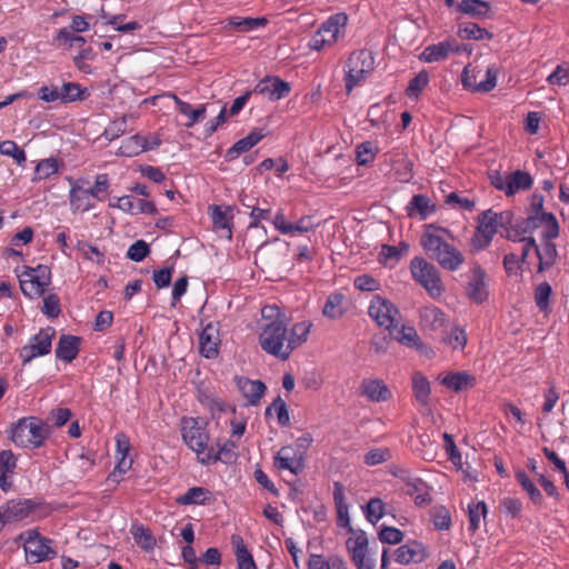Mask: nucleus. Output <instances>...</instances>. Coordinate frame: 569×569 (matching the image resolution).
<instances>
[{
  "mask_svg": "<svg viewBox=\"0 0 569 569\" xmlns=\"http://www.w3.org/2000/svg\"><path fill=\"white\" fill-rule=\"evenodd\" d=\"M375 148L371 141H365L357 147L356 160L360 166H366L375 160Z\"/></svg>",
  "mask_w": 569,
  "mask_h": 569,
  "instance_id": "69168bd1",
  "label": "nucleus"
},
{
  "mask_svg": "<svg viewBox=\"0 0 569 569\" xmlns=\"http://www.w3.org/2000/svg\"><path fill=\"white\" fill-rule=\"evenodd\" d=\"M509 212L497 213L492 210L482 212L478 219L477 232L471 240L472 246L477 250L488 247L492 241L493 236L497 233L498 228L509 221Z\"/></svg>",
  "mask_w": 569,
  "mask_h": 569,
  "instance_id": "9d476101",
  "label": "nucleus"
},
{
  "mask_svg": "<svg viewBox=\"0 0 569 569\" xmlns=\"http://www.w3.org/2000/svg\"><path fill=\"white\" fill-rule=\"evenodd\" d=\"M0 153L11 157L19 166H23L27 160L26 152L11 140L0 142Z\"/></svg>",
  "mask_w": 569,
  "mask_h": 569,
  "instance_id": "bf43d9fd",
  "label": "nucleus"
},
{
  "mask_svg": "<svg viewBox=\"0 0 569 569\" xmlns=\"http://www.w3.org/2000/svg\"><path fill=\"white\" fill-rule=\"evenodd\" d=\"M366 519L376 525L387 513V505L380 498H371L366 506L362 507Z\"/></svg>",
  "mask_w": 569,
  "mask_h": 569,
  "instance_id": "8fccbe9b",
  "label": "nucleus"
},
{
  "mask_svg": "<svg viewBox=\"0 0 569 569\" xmlns=\"http://www.w3.org/2000/svg\"><path fill=\"white\" fill-rule=\"evenodd\" d=\"M531 176L522 170L508 174L507 196H513L520 190H528L532 186Z\"/></svg>",
  "mask_w": 569,
  "mask_h": 569,
  "instance_id": "a19ab883",
  "label": "nucleus"
},
{
  "mask_svg": "<svg viewBox=\"0 0 569 569\" xmlns=\"http://www.w3.org/2000/svg\"><path fill=\"white\" fill-rule=\"evenodd\" d=\"M114 440H116L114 457H116V462L118 463V468L122 469V470L124 468H131L133 460L129 457V452L131 449L129 438L124 433L120 432V433L116 435Z\"/></svg>",
  "mask_w": 569,
  "mask_h": 569,
  "instance_id": "f704fd0d",
  "label": "nucleus"
},
{
  "mask_svg": "<svg viewBox=\"0 0 569 569\" xmlns=\"http://www.w3.org/2000/svg\"><path fill=\"white\" fill-rule=\"evenodd\" d=\"M345 300L346 297L340 292L330 293L322 308L323 317L331 320L340 319L347 310Z\"/></svg>",
  "mask_w": 569,
  "mask_h": 569,
  "instance_id": "473e14b6",
  "label": "nucleus"
},
{
  "mask_svg": "<svg viewBox=\"0 0 569 569\" xmlns=\"http://www.w3.org/2000/svg\"><path fill=\"white\" fill-rule=\"evenodd\" d=\"M458 34L462 39L485 40L492 39L493 34L473 22H465L459 26Z\"/></svg>",
  "mask_w": 569,
  "mask_h": 569,
  "instance_id": "3c124183",
  "label": "nucleus"
},
{
  "mask_svg": "<svg viewBox=\"0 0 569 569\" xmlns=\"http://www.w3.org/2000/svg\"><path fill=\"white\" fill-rule=\"evenodd\" d=\"M237 449L238 445L234 441L227 440L218 447L217 451L209 448L206 456L210 458V463L217 461L231 463L237 459Z\"/></svg>",
  "mask_w": 569,
  "mask_h": 569,
  "instance_id": "72a5a7b5",
  "label": "nucleus"
},
{
  "mask_svg": "<svg viewBox=\"0 0 569 569\" xmlns=\"http://www.w3.org/2000/svg\"><path fill=\"white\" fill-rule=\"evenodd\" d=\"M428 557L422 542L410 540L398 547L395 551L396 561L400 565L420 563Z\"/></svg>",
  "mask_w": 569,
  "mask_h": 569,
  "instance_id": "aec40b11",
  "label": "nucleus"
},
{
  "mask_svg": "<svg viewBox=\"0 0 569 569\" xmlns=\"http://www.w3.org/2000/svg\"><path fill=\"white\" fill-rule=\"evenodd\" d=\"M361 395L373 402H383L391 398V392L387 385L380 379H363L360 385Z\"/></svg>",
  "mask_w": 569,
  "mask_h": 569,
  "instance_id": "bb28decb",
  "label": "nucleus"
},
{
  "mask_svg": "<svg viewBox=\"0 0 569 569\" xmlns=\"http://www.w3.org/2000/svg\"><path fill=\"white\" fill-rule=\"evenodd\" d=\"M32 510L30 500H11L0 508V520L2 527L6 523L24 519Z\"/></svg>",
  "mask_w": 569,
  "mask_h": 569,
  "instance_id": "5701e85b",
  "label": "nucleus"
},
{
  "mask_svg": "<svg viewBox=\"0 0 569 569\" xmlns=\"http://www.w3.org/2000/svg\"><path fill=\"white\" fill-rule=\"evenodd\" d=\"M211 219L214 228L226 230L228 232V238L230 239L232 234L231 222L227 217V213L219 206L212 207Z\"/></svg>",
  "mask_w": 569,
  "mask_h": 569,
  "instance_id": "338daca9",
  "label": "nucleus"
},
{
  "mask_svg": "<svg viewBox=\"0 0 569 569\" xmlns=\"http://www.w3.org/2000/svg\"><path fill=\"white\" fill-rule=\"evenodd\" d=\"M346 548L357 569H375L377 560L369 550L368 537L363 530L350 528Z\"/></svg>",
  "mask_w": 569,
  "mask_h": 569,
  "instance_id": "9b49d317",
  "label": "nucleus"
},
{
  "mask_svg": "<svg viewBox=\"0 0 569 569\" xmlns=\"http://www.w3.org/2000/svg\"><path fill=\"white\" fill-rule=\"evenodd\" d=\"M343 561L345 560L338 556L326 559L322 555H311L308 560V569H332L333 563L335 566H341Z\"/></svg>",
  "mask_w": 569,
  "mask_h": 569,
  "instance_id": "052dcab7",
  "label": "nucleus"
},
{
  "mask_svg": "<svg viewBox=\"0 0 569 569\" xmlns=\"http://www.w3.org/2000/svg\"><path fill=\"white\" fill-rule=\"evenodd\" d=\"M467 295L476 303H482L488 298L489 292L486 282V273L479 266H475L470 271Z\"/></svg>",
  "mask_w": 569,
  "mask_h": 569,
  "instance_id": "4be33fe9",
  "label": "nucleus"
},
{
  "mask_svg": "<svg viewBox=\"0 0 569 569\" xmlns=\"http://www.w3.org/2000/svg\"><path fill=\"white\" fill-rule=\"evenodd\" d=\"M22 293L29 299H38L44 295L46 288L51 283V271L44 264L34 268L22 267L17 270Z\"/></svg>",
  "mask_w": 569,
  "mask_h": 569,
  "instance_id": "0eeeda50",
  "label": "nucleus"
},
{
  "mask_svg": "<svg viewBox=\"0 0 569 569\" xmlns=\"http://www.w3.org/2000/svg\"><path fill=\"white\" fill-rule=\"evenodd\" d=\"M517 228L522 234L538 231L541 239H555L559 234L558 221L552 213L528 214Z\"/></svg>",
  "mask_w": 569,
  "mask_h": 569,
  "instance_id": "ddd939ff",
  "label": "nucleus"
},
{
  "mask_svg": "<svg viewBox=\"0 0 569 569\" xmlns=\"http://www.w3.org/2000/svg\"><path fill=\"white\" fill-rule=\"evenodd\" d=\"M267 23H268V20L263 17H261V18L232 17L228 20V26H230L241 32H250V31L263 28Z\"/></svg>",
  "mask_w": 569,
  "mask_h": 569,
  "instance_id": "09e8293b",
  "label": "nucleus"
},
{
  "mask_svg": "<svg viewBox=\"0 0 569 569\" xmlns=\"http://www.w3.org/2000/svg\"><path fill=\"white\" fill-rule=\"evenodd\" d=\"M390 333L397 341L406 347L416 349L421 353L430 351V349L421 341L417 330L412 326L402 325L398 328L396 323Z\"/></svg>",
  "mask_w": 569,
  "mask_h": 569,
  "instance_id": "b1692460",
  "label": "nucleus"
},
{
  "mask_svg": "<svg viewBox=\"0 0 569 569\" xmlns=\"http://www.w3.org/2000/svg\"><path fill=\"white\" fill-rule=\"evenodd\" d=\"M274 467L297 476L303 469V452L292 446H284L274 456Z\"/></svg>",
  "mask_w": 569,
  "mask_h": 569,
  "instance_id": "f3484780",
  "label": "nucleus"
},
{
  "mask_svg": "<svg viewBox=\"0 0 569 569\" xmlns=\"http://www.w3.org/2000/svg\"><path fill=\"white\" fill-rule=\"evenodd\" d=\"M221 343L219 325L208 323L199 335V350L207 359H213L219 355Z\"/></svg>",
  "mask_w": 569,
  "mask_h": 569,
  "instance_id": "a211bd4d",
  "label": "nucleus"
},
{
  "mask_svg": "<svg viewBox=\"0 0 569 569\" xmlns=\"http://www.w3.org/2000/svg\"><path fill=\"white\" fill-rule=\"evenodd\" d=\"M373 66L375 58L369 50H357L349 56L343 68L345 87L348 94L365 81L372 72Z\"/></svg>",
  "mask_w": 569,
  "mask_h": 569,
  "instance_id": "423d86ee",
  "label": "nucleus"
},
{
  "mask_svg": "<svg viewBox=\"0 0 569 569\" xmlns=\"http://www.w3.org/2000/svg\"><path fill=\"white\" fill-rule=\"evenodd\" d=\"M110 188V180L107 173H99L94 178L92 186H87V192L91 201L97 202L104 201Z\"/></svg>",
  "mask_w": 569,
  "mask_h": 569,
  "instance_id": "ea45409f",
  "label": "nucleus"
},
{
  "mask_svg": "<svg viewBox=\"0 0 569 569\" xmlns=\"http://www.w3.org/2000/svg\"><path fill=\"white\" fill-rule=\"evenodd\" d=\"M412 391H413V395H415L417 401L420 405H423V406L428 405L431 390H430V383L423 375H421L419 372L413 375Z\"/></svg>",
  "mask_w": 569,
  "mask_h": 569,
  "instance_id": "864d4df0",
  "label": "nucleus"
},
{
  "mask_svg": "<svg viewBox=\"0 0 569 569\" xmlns=\"http://www.w3.org/2000/svg\"><path fill=\"white\" fill-rule=\"evenodd\" d=\"M272 413L276 415L278 423L286 427L290 423L289 410L286 401L281 397H277L272 403L266 408V417H270Z\"/></svg>",
  "mask_w": 569,
  "mask_h": 569,
  "instance_id": "6e6d98bb",
  "label": "nucleus"
},
{
  "mask_svg": "<svg viewBox=\"0 0 569 569\" xmlns=\"http://www.w3.org/2000/svg\"><path fill=\"white\" fill-rule=\"evenodd\" d=\"M430 77L427 70L419 71L408 83L406 96L413 101H417L421 92L429 84Z\"/></svg>",
  "mask_w": 569,
  "mask_h": 569,
  "instance_id": "49530a36",
  "label": "nucleus"
},
{
  "mask_svg": "<svg viewBox=\"0 0 569 569\" xmlns=\"http://www.w3.org/2000/svg\"><path fill=\"white\" fill-rule=\"evenodd\" d=\"M406 492L413 498L415 503L418 506L427 505L431 501L427 485L420 479L408 481L406 483Z\"/></svg>",
  "mask_w": 569,
  "mask_h": 569,
  "instance_id": "a18cd8bd",
  "label": "nucleus"
},
{
  "mask_svg": "<svg viewBox=\"0 0 569 569\" xmlns=\"http://www.w3.org/2000/svg\"><path fill=\"white\" fill-rule=\"evenodd\" d=\"M261 315L264 320L259 336L261 349L276 358L287 360L291 353L284 316L277 306L263 307Z\"/></svg>",
  "mask_w": 569,
  "mask_h": 569,
  "instance_id": "f257e3e1",
  "label": "nucleus"
},
{
  "mask_svg": "<svg viewBox=\"0 0 569 569\" xmlns=\"http://www.w3.org/2000/svg\"><path fill=\"white\" fill-rule=\"evenodd\" d=\"M460 52V46L455 39H446L438 43L427 46L419 54V60L433 63L446 60L450 54Z\"/></svg>",
  "mask_w": 569,
  "mask_h": 569,
  "instance_id": "dca6fc26",
  "label": "nucleus"
},
{
  "mask_svg": "<svg viewBox=\"0 0 569 569\" xmlns=\"http://www.w3.org/2000/svg\"><path fill=\"white\" fill-rule=\"evenodd\" d=\"M349 17L346 12L329 16L309 40L308 47L315 51L331 49L347 34Z\"/></svg>",
  "mask_w": 569,
  "mask_h": 569,
  "instance_id": "20e7f679",
  "label": "nucleus"
},
{
  "mask_svg": "<svg viewBox=\"0 0 569 569\" xmlns=\"http://www.w3.org/2000/svg\"><path fill=\"white\" fill-rule=\"evenodd\" d=\"M264 134L261 131H252L244 138L238 140L232 147H230L226 152V158L229 161L237 159L243 152L249 151L256 144H258Z\"/></svg>",
  "mask_w": 569,
  "mask_h": 569,
  "instance_id": "7c9ffc66",
  "label": "nucleus"
},
{
  "mask_svg": "<svg viewBox=\"0 0 569 569\" xmlns=\"http://www.w3.org/2000/svg\"><path fill=\"white\" fill-rule=\"evenodd\" d=\"M311 326L309 321H300L291 327L288 331L290 353L308 340Z\"/></svg>",
  "mask_w": 569,
  "mask_h": 569,
  "instance_id": "4c0bfd02",
  "label": "nucleus"
},
{
  "mask_svg": "<svg viewBox=\"0 0 569 569\" xmlns=\"http://www.w3.org/2000/svg\"><path fill=\"white\" fill-rule=\"evenodd\" d=\"M210 497V491L203 487H192L186 493L179 496L176 501L180 506L204 505Z\"/></svg>",
  "mask_w": 569,
  "mask_h": 569,
  "instance_id": "c03bdc74",
  "label": "nucleus"
},
{
  "mask_svg": "<svg viewBox=\"0 0 569 569\" xmlns=\"http://www.w3.org/2000/svg\"><path fill=\"white\" fill-rule=\"evenodd\" d=\"M410 272L416 282L426 289L432 298L443 292V286L438 269L422 257H415L410 262Z\"/></svg>",
  "mask_w": 569,
  "mask_h": 569,
  "instance_id": "1a4fd4ad",
  "label": "nucleus"
},
{
  "mask_svg": "<svg viewBox=\"0 0 569 569\" xmlns=\"http://www.w3.org/2000/svg\"><path fill=\"white\" fill-rule=\"evenodd\" d=\"M516 479L535 505L542 503V493L525 471H518L516 473Z\"/></svg>",
  "mask_w": 569,
  "mask_h": 569,
  "instance_id": "4d7b16f0",
  "label": "nucleus"
},
{
  "mask_svg": "<svg viewBox=\"0 0 569 569\" xmlns=\"http://www.w3.org/2000/svg\"><path fill=\"white\" fill-rule=\"evenodd\" d=\"M443 341L453 350H463L467 345V333L463 328L456 326L451 328Z\"/></svg>",
  "mask_w": 569,
  "mask_h": 569,
  "instance_id": "680f3d73",
  "label": "nucleus"
},
{
  "mask_svg": "<svg viewBox=\"0 0 569 569\" xmlns=\"http://www.w3.org/2000/svg\"><path fill=\"white\" fill-rule=\"evenodd\" d=\"M488 508L485 501L472 500L468 503V530L476 532L479 530L481 522L485 521Z\"/></svg>",
  "mask_w": 569,
  "mask_h": 569,
  "instance_id": "e433bc0d",
  "label": "nucleus"
},
{
  "mask_svg": "<svg viewBox=\"0 0 569 569\" xmlns=\"http://www.w3.org/2000/svg\"><path fill=\"white\" fill-rule=\"evenodd\" d=\"M552 289L551 286L545 281L537 286L535 290V301L537 307L541 311H547L549 308V300L551 296Z\"/></svg>",
  "mask_w": 569,
  "mask_h": 569,
  "instance_id": "e2e57ef3",
  "label": "nucleus"
},
{
  "mask_svg": "<svg viewBox=\"0 0 569 569\" xmlns=\"http://www.w3.org/2000/svg\"><path fill=\"white\" fill-rule=\"evenodd\" d=\"M54 337L56 330L52 327L42 328L38 333L31 336L28 343L19 350L22 365L26 366L37 358L49 355Z\"/></svg>",
  "mask_w": 569,
  "mask_h": 569,
  "instance_id": "f8f14e48",
  "label": "nucleus"
},
{
  "mask_svg": "<svg viewBox=\"0 0 569 569\" xmlns=\"http://www.w3.org/2000/svg\"><path fill=\"white\" fill-rule=\"evenodd\" d=\"M435 210L436 207L426 194H415L406 207L409 217L419 216L421 220L427 219Z\"/></svg>",
  "mask_w": 569,
  "mask_h": 569,
  "instance_id": "c756f323",
  "label": "nucleus"
},
{
  "mask_svg": "<svg viewBox=\"0 0 569 569\" xmlns=\"http://www.w3.org/2000/svg\"><path fill=\"white\" fill-rule=\"evenodd\" d=\"M291 87L278 77H266L254 87V92L271 101L280 100L290 93Z\"/></svg>",
  "mask_w": 569,
  "mask_h": 569,
  "instance_id": "6ab92c4d",
  "label": "nucleus"
},
{
  "mask_svg": "<svg viewBox=\"0 0 569 569\" xmlns=\"http://www.w3.org/2000/svg\"><path fill=\"white\" fill-rule=\"evenodd\" d=\"M164 97L172 99L178 111L187 118L186 128H192L206 118L208 103H201L194 108L172 92L164 93Z\"/></svg>",
  "mask_w": 569,
  "mask_h": 569,
  "instance_id": "412c9836",
  "label": "nucleus"
},
{
  "mask_svg": "<svg viewBox=\"0 0 569 569\" xmlns=\"http://www.w3.org/2000/svg\"><path fill=\"white\" fill-rule=\"evenodd\" d=\"M60 94L61 103L83 101L89 97L87 88H83L77 82H64L60 88Z\"/></svg>",
  "mask_w": 569,
  "mask_h": 569,
  "instance_id": "58836bf2",
  "label": "nucleus"
},
{
  "mask_svg": "<svg viewBox=\"0 0 569 569\" xmlns=\"http://www.w3.org/2000/svg\"><path fill=\"white\" fill-rule=\"evenodd\" d=\"M239 389L242 396L248 400V403L256 406L264 395L266 386L260 380H250L241 378L238 381Z\"/></svg>",
  "mask_w": 569,
  "mask_h": 569,
  "instance_id": "2f4dec72",
  "label": "nucleus"
},
{
  "mask_svg": "<svg viewBox=\"0 0 569 569\" xmlns=\"http://www.w3.org/2000/svg\"><path fill=\"white\" fill-rule=\"evenodd\" d=\"M180 433L183 443L196 453L198 462L203 466L210 465V458L206 456L210 441L207 422L201 418L182 417Z\"/></svg>",
  "mask_w": 569,
  "mask_h": 569,
  "instance_id": "7ed1b4c3",
  "label": "nucleus"
},
{
  "mask_svg": "<svg viewBox=\"0 0 569 569\" xmlns=\"http://www.w3.org/2000/svg\"><path fill=\"white\" fill-rule=\"evenodd\" d=\"M443 234L449 236V232L446 229L428 226L421 236L420 244L441 268L457 271L463 264L465 257L460 250L445 239Z\"/></svg>",
  "mask_w": 569,
  "mask_h": 569,
  "instance_id": "f03ea898",
  "label": "nucleus"
},
{
  "mask_svg": "<svg viewBox=\"0 0 569 569\" xmlns=\"http://www.w3.org/2000/svg\"><path fill=\"white\" fill-rule=\"evenodd\" d=\"M144 151V136L137 133L122 141L118 153L123 157H134Z\"/></svg>",
  "mask_w": 569,
  "mask_h": 569,
  "instance_id": "de8ad7c7",
  "label": "nucleus"
},
{
  "mask_svg": "<svg viewBox=\"0 0 569 569\" xmlns=\"http://www.w3.org/2000/svg\"><path fill=\"white\" fill-rule=\"evenodd\" d=\"M498 73L499 70L495 64L489 66L486 70L485 79L475 84L473 92L486 93L495 89L497 86Z\"/></svg>",
  "mask_w": 569,
  "mask_h": 569,
  "instance_id": "13d9d810",
  "label": "nucleus"
},
{
  "mask_svg": "<svg viewBox=\"0 0 569 569\" xmlns=\"http://www.w3.org/2000/svg\"><path fill=\"white\" fill-rule=\"evenodd\" d=\"M47 427L36 417H24L11 428L10 439L20 448L42 447L47 438Z\"/></svg>",
  "mask_w": 569,
  "mask_h": 569,
  "instance_id": "39448f33",
  "label": "nucleus"
},
{
  "mask_svg": "<svg viewBox=\"0 0 569 569\" xmlns=\"http://www.w3.org/2000/svg\"><path fill=\"white\" fill-rule=\"evenodd\" d=\"M66 180L69 183L68 199L72 213H84L96 208L87 192V186L90 184L88 178L67 177Z\"/></svg>",
  "mask_w": 569,
  "mask_h": 569,
  "instance_id": "2eb2a0df",
  "label": "nucleus"
},
{
  "mask_svg": "<svg viewBox=\"0 0 569 569\" xmlns=\"http://www.w3.org/2000/svg\"><path fill=\"white\" fill-rule=\"evenodd\" d=\"M150 253L149 244L144 240H137L133 242L128 251L127 257L134 261L140 262L142 261L148 254Z\"/></svg>",
  "mask_w": 569,
  "mask_h": 569,
  "instance_id": "774afa93",
  "label": "nucleus"
},
{
  "mask_svg": "<svg viewBox=\"0 0 569 569\" xmlns=\"http://www.w3.org/2000/svg\"><path fill=\"white\" fill-rule=\"evenodd\" d=\"M131 535L136 543L143 550L150 551L156 547V538L147 527L133 525L131 527Z\"/></svg>",
  "mask_w": 569,
  "mask_h": 569,
  "instance_id": "603ef678",
  "label": "nucleus"
},
{
  "mask_svg": "<svg viewBox=\"0 0 569 569\" xmlns=\"http://www.w3.org/2000/svg\"><path fill=\"white\" fill-rule=\"evenodd\" d=\"M446 313L436 306H426L419 311V325L422 330L437 331L447 325Z\"/></svg>",
  "mask_w": 569,
  "mask_h": 569,
  "instance_id": "393cba45",
  "label": "nucleus"
},
{
  "mask_svg": "<svg viewBox=\"0 0 569 569\" xmlns=\"http://www.w3.org/2000/svg\"><path fill=\"white\" fill-rule=\"evenodd\" d=\"M547 82L559 87L569 84V64L562 63L557 66L555 71L547 77Z\"/></svg>",
  "mask_w": 569,
  "mask_h": 569,
  "instance_id": "0e129e2a",
  "label": "nucleus"
},
{
  "mask_svg": "<svg viewBox=\"0 0 569 569\" xmlns=\"http://www.w3.org/2000/svg\"><path fill=\"white\" fill-rule=\"evenodd\" d=\"M22 541L26 560L28 563H40L57 556L51 546V540L40 535L37 529H30L19 535Z\"/></svg>",
  "mask_w": 569,
  "mask_h": 569,
  "instance_id": "6e6552de",
  "label": "nucleus"
},
{
  "mask_svg": "<svg viewBox=\"0 0 569 569\" xmlns=\"http://www.w3.org/2000/svg\"><path fill=\"white\" fill-rule=\"evenodd\" d=\"M133 113L123 114L121 118L111 121L103 131V137L112 141L121 137L128 129V120L134 119Z\"/></svg>",
  "mask_w": 569,
  "mask_h": 569,
  "instance_id": "5fc2aeb1",
  "label": "nucleus"
},
{
  "mask_svg": "<svg viewBox=\"0 0 569 569\" xmlns=\"http://www.w3.org/2000/svg\"><path fill=\"white\" fill-rule=\"evenodd\" d=\"M458 10L472 18H485L488 16L490 4L483 0H461Z\"/></svg>",
  "mask_w": 569,
  "mask_h": 569,
  "instance_id": "37998d69",
  "label": "nucleus"
},
{
  "mask_svg": "<svg viewBox=\"0 0 569 569\" xmlns=\"http://www.w3.org/2000/svg\"><path fill=\"white\" fill-rule=\"evenodd\" d=\"M368 315L379 327L389 331L398 323L400 316L398 308L390 300L379 295L372 297Z\"/></svg>",
  "mask_w": 569,
  "mask_h": 569,
  "instance_id": "4468645a",
  "label": "nucleus"
},
{
  "mask_svg": "<svg viewBox=\"0 0 569 569\" xmlns=\"http://www.w3.org/2000/svg\"><path fill=\"white\" fill-rule=\"evenodd\" d=\"M542 243L540 246L537 244L536 254L539 259V271H545L550 268L556 259H557V249L555 243L551 242L552 239H541Z\"/></svg>",
  "mask_w": 569,
  "mask_h": 569,
  "instance_id": "c9c22d12",
  "label": "nucleus"
},
{
  "mask_svg": "<svg viewBox=\"0 0 569 569\" xmlns=\"http://www.w3.org/2000/svg\"><path fill=\"white\" fill-rule=\"evenodd\" d=\"M440 382L448 389L459 392L473 387L476 378L467 371L449 372L440 377Z\"/></svg>",
  "mask_w": 569,
  "mask_h": 569,
  "instance_id": "c85d7f7f",
  "label": "nucleus"
},
{
  "mask_svg": "<svg viewBox=\"0 0 569 569\" xmlns=\"http://www.w3.org/2000/svg\"><path fill=\"white\" fill-rule=\"evenodd\" d=\"M60 168L59 161L54 157L46 158L40 160L36 168L34 174L31 179L32 182H39L41 180L48 179L53 174L58 173Z\"/></svg>",
  "mask_w": 569,
  "mask_h": 569,
  "instance_id": "79ce46f5",
  "label": "nucleus"
},
{
  "mask_svg": "<svg viewBox=\"0 0 569 569\" xmlns=\"http://www.w3.org/2000/svg\"><path fill=\"white\" fill-rule=\"evenodd\" d=\"M18 465L17 456L11 450H0V488L7 492L12 487V476Z\"/></svg>",
  "mask_w": 569,
  "mask_h": 569,
  "instance_id": "a878e982",
  "label": "nucleus"
},
{
  "mask_svg": "<svg viewBox=\"0 0 569 569\" xmlns=\"http://www.w3.org/2000/svg\"><path fill=\"white\" fill-rule=\"evenodd\" d=\"M80 338L71 335H62L56 347L57 359L71 362L74 360L80 350Z\"/></svg>",
  "mask_w": 569,
  "mask_h": 569,
  "instance_id": "cd10ccee",
  "label": "nucleus"
}]
</instances>
